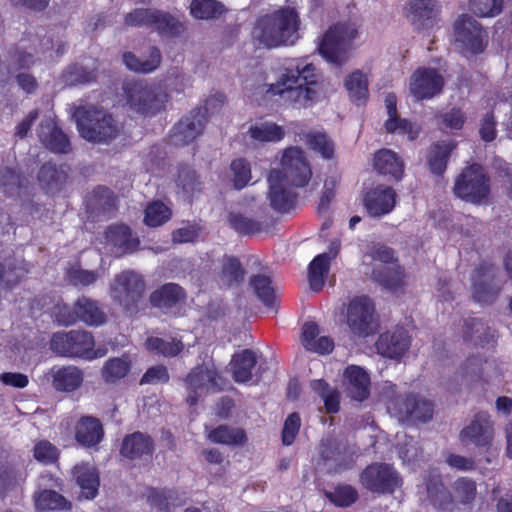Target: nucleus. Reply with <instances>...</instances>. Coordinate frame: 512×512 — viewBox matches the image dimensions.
<instances>
[{
	"label": "nucleus",
	"mask_w": 512,
	"mask_h": 512,
	"mask_svg": "<svg viewBox=\"0 0 512 512\" xmlns=\"http://www.w3.org/2000/svg\"><path fill=\"white\" fill-rule=\"evenodd\" d=\"M321 74L302 58L287 60L275 73V81L266 84V93L279 96L296 108H306L317 101Z\"/></svg>",
	"instance_id": "obj_1"
},
{
	"label": "nucleus",
	"mask_w": 512,
	"mask_h": 512,
	"mask_svg": "<svg viewBox=\"0 0 512 512\" xmlns=\"http://www.w3.org/2000/svg\"><path fill=\"white\" fill-rule=\"evenodd\" d=\"M300 17L291 7H282L261 16L254 28L255 40L266 48L292 46L300 38Z\"/></svg>",
	"instance_id": "obj_2"
},
{
	"label": "nucleus",
	"mask_w": 512,
	"mask_h": 512,
	"mask_svg": "<svg viewBox=\"0 0 512 512\" xmlns=\"http://www.w3.org/2000/svg\"><path fill=\"white\" fill-rule=\"evenodd\" d=\"M80 136L93 143L105 144L120 133V125L113 115L94 106L77 107L73 113Z\"/></svg>",
	"instance_id": "obj_3"
},
{
	"label": "nucleus",
	"mask_w": 512,
	"mask_h": 512,
	"mask_svg": "<svg viewBox=\"0 0 512 512\" xmlns=\"http://www.w3.org/2000/svg\"><path fill=\"white\" fill-rule=\"evenodd\" d=\"M126 103L138 114L151 116L166 108L169 95L165 89L144 82L126 81L123 84Z\"/></svg>",
	"instance_id": "obj_4"
},
{
	"label": "nucleus",
	"mask_w": 512,
	"mask_h": 512,
	"mask_svg": "<svg viewBox=\"0 0 512 512\" xmlns=\"http://www.w3.org/2000/svg\"><path fill=\"white\" fill-rule=\"evenodd\" d=\"M109 290L115 304L129 313H136L146 292V281L137 271L126 269L114 276Z\"/></svg>",
	"instance_id": "obj_5"
},
{
	"label": "nucleus",
	"mask_w": 512,
	"mask_h": 512,
	"mask_svg": "<svg viewBox=\"0 0 512 512\" xmlns=\"http://www.w3.org/2000/svg\"><path fill=\"white\" fill-rule=\"evenodd\" d=\"M94 347V337L86 330L57 332L50 340V349L54 353L69 358L93 360L104 355V353H98Z\"/></svg>",
	"instance_id": "obj_6"
},
{
	"label": "nucleus",
	"mask_w": 512,
	"mask_h": 512,
	"mask_svg": "<svg viewBox=\"0 0 512 512\" xmlns=\"http://www.w3.org/2000/svg\"><path fill=\"white\" fill-rule=\"evenodd\" d=\"M358 37L356 24L337 23L325 32L318 50L327 61L341 65L346 61L347 53Z\"/></svg>",
	"instance_id": "obj_7"
},
{
	"label": "nucleus",
	"mask_w": 512,
	"mask_h": 512,
	"mask_svg": "<svg viewBox=\"0 0 512 512\" xmlns=\"http://www.w3.org/2000/svg\"><path fill=\"white\" fill-rule=\"evenodd\" d=\"M454 194L469 203H484L490 193L489 179L481 166L474 164L465 168L456 178Z\"/></svg>",
	"instance_id": "obj_8"
},
{
	"label": "nucleus",
	"mask_w": 512,
	"mask_h": 512,
	"mask_svg": "<svg viewBox=\"0 0 512 512\" xmlns=\"http://www.w3.org/2000/svg\"><path fill=\"white\" fill-rule=\"evenodd\" d=\"M185 382L188 390L187 402L193 406L201 395L220 391L223 379L213 364H204L193 368Z\"/></svg>",
	"instance_id": "obj_9"
},
{
	"label": "nucleus",
	"mask_w": 512,
	"mask_h": 512,
	"mask_svg": "<svg viewBox=\"0 0 512 512\" xmlns=\"http://www.w3.org/2000/svg\"><path fill=\"white\" fill-rule=\"evenodd\" d=\"M279 172L294 187H304L312 177L311 166L304 151L296 146L283 150Z\"/></svg>",
	"instance_id": "obj_10"
},
{
	"label": "nucleus",
	"mask_w": 512,
	"mask_h": 512,
	"mask_svg": "<svg viewBox=\"0 0 512 512\" xmlns=\"http://www.w3.org/2000/svg\"><path fill=\"white\" fill-rule=\"evenodd\" d=\"M361 484L378 494L392 493L401 486V478L389 464L374 463L367 466L360 475Z\"/></svg>",
	"instance_id": "obj_11"
},
{
	"label": "nucleus",
	"mask_w": 512,
	"mask_h": 512,
	"mask_svg": "<svg viewBox=\"0 0 512 512\" xmlns=\"http://www.w3.org/2000/svg\"><path fill=\"white\" fill-rule=\"evenodd\" d=\"M494 436V421L487 412L480 411L460 431L459 439L464 445L472 444L478 448H489L493 443Z\"/></svg>",
	"instance_id": "obj_12"
},
{
	"label": "nucleus",
	"mask_w": 512,
	"mask_h": 512,
	"mask_svg": "<svg viewBox=\"0 0 512 512\" xmlns=\"http://www.w3.org/2000/svg\"><path fill=\"white\" fill-rule=\"evenodd\" d=\"M502 290V282L496 276V268L490 264L479 265L472 277V295L481 304L493 303Z\"/></svg>",
	"instance_id": "obj_13"
},
{
	"label": "nucleus",
	"mask_w": 512,
	"mask_h": 512,
	"mask_svg": "<svg viewBox=\"0 0 512 512\" xmlns=\"http://www.w3.org/2000/svg\"><path fill=\"white\" fill-rule=\"evenodd\" d=\"M375 307L366 296L353 298L347 309V324L350 331L357 336H367L375 329Z\"/></svg>",
	"instance_id": "obj_14"
},
{
	"label": "nucleus",
	"mask_w": 512,
	"mask_h": 512,
	"mask_svg": "<svg viewBox=\"0 0 512 512\" xmlns=\"http://www.w3.org/2000/svg\"><path fill=\"white\" fill-rule=\"evenodd\" d=\"M454 38L463 50L476 54L483 51L487 35L475 18L462 15L455 21Z\"/></svg>",
	"instance_id": "obj_15"
},
{
	"label": "nucleus",
	"mask_w": 512,
	"mask_h": 512,
	"mask_svg": "<svg viewBox=\"0 0 512 512\" xmlns=\"http://www.w3.org/2000/svg\"><path fill=\"white\" fill-rule=\"evenodd\" d=\"M443 76L434 68H419L410 78L409 88L417 100L431 99L443 88Z\"/></svg>",
	"instance_id": "obj_16"
},
{
	"label": "nucleus",
	"mask_w": 512,
	"mask_h": 512,
	"mask_svg": "<svg viewBox=\"0 0 512 512\" xmlns=\"http://www.w3.org/2000/svg\"><path fill=\"white\" fill-rule=\"evenodd\" d=\"M320 455L330 472H341L353 464V455L347 445L335 438H326L320 445Z\"/></svg>",
	"instance_id": "obj_17"
},
{
	"label": "nucleus",
	"mask_w": 512,
	"mask_h": 512,
	"mask_svg": "<svg viewBox=\"0 0 512 512\" xmlns=\"http://www.w3.org/2000/svg\"><path fill=\"white\" fill-rule=\"evenodd\" d=\"M364 268L365 275L390 292L396 293L406 284L404 270L398 264L381 268L372 263H364Z\"/></svg>",
	"instance_id": "obj_18"
},
{
	"label": "nucleus",
	"mask_w": 512,
	"mask_h": 512,
	"mask_svg": "<svg viewBox=\"0 0 512 512\" xmlns=\"http://www.w3.org/2000/svg\"><path fill=\"white\" fill-rule=\"evenodd\" d=\"M268 199L274 210L279 212L289 211L294 203L295 194L291 185L283 179L278 169H273L268 176Z\"/></svg>",
	"instance_id": "obj_19"
},
{
	"label": "nucleus",
	"mask_w": 512,
	"mask_h": 512,
	"mask_svg": "<svg viewBox=\"0 0 512 512\" xmlns=\"http://www.w3.org/2000/svg\"><path fill=\"white\" fill-rule=\"evenodd\" d=\"M439 11L437 0H409L404 8L405 17L417 29L432 27Z\"/></svg>",
	"instance_id": "obj_20"
},
{
	"label": "nucleus",
	"mask_w": 512,
	"mask_h": 512,
	"mask_svg": "<svg viewBox=\"0 0 512 512\" xmlns=\"http://www.w3.org/2000/svg\"><path fill=\"white\" fill-rule=\"evenodd\" d=\"M106 244L110 251L120 257L138 250L140 241L131 229L123 224L109 226L105 232Z\"/></svg>",
	"instance_id": "obj_21"
},
{
	"label": "nucleus",
	"mask_w": 512,
	"mask_h": 512,
	"mask_svg": "<svg viewBox=\"0 0 512 512\" xmlns=\"http://www.w3.org/2000/svg\"><path fill=\"white\" fill-rule=\"evenodd\" d=\"M153 452V439L148 434L139 431L126 435L120 446L121 456L130 461L147 460Z\"/></svg>",
	"instance_id": "obj_22"
},
{
	"label": "nucleus",
	"mask_w": 512,
	"mask_h": 512,
	"mask_svg": "<svg viewBox=\"0 0 512 512\" xmlns=\"http://www.w3.org/2000/svg\"><path fill=\"white\" fill-rule=\"evenodd\" d=\"M410 346V338L403 328L381 334L375 344L378 354L390 359L402 357Z\"/></svg>",
	"instance_id": "obj_23"
},
{
	"label": "nucleus",
	"mask_w": 512,
	"mask_h": 512,
	"mask_svg": "<svg viewBox=\"0 0 512 512\" xmlns=\"http://www.w3.org/2000/svg\"><path fill=\"white\" fill-rule=\"evenodd\" d=\"M36 132L40 142L51 151L67 153L70 150L67 136L57 127L51 115L41 120Z\"/></svg>",
	"instance_id": "obj_24"
},
{
	"label": "nucleus",
	"mask_w": 512,
	"mask_h": 512,
	"mask_svg": "<svg viewBox=\"0 0 512 512\" xmlns=\"http://www.w3.org/2000/svg\"><path fill=\"white\" fill-rule=\"evenodd\" d=\"M396 204V192L391 187L378 186L368 191L364 197V206L372 217L390 213Z\"/></svg>",
	"instance_id": "obj_25"
},
{
	"label": "nucleus",
	"mask_w": 512,
	"mask_h": 512,
	"mask_svg": "<svg viewBox=\"0 0 512 512\" xmlns=\"http://www.w3.org/2000/svg\"><path fill=\"white\" fill-rule=\"evenodd\" d=\"M343 384L348 395L362 402L370 395V377L360 366L350 365L343 373Z\"/></svg>",
	"instance_id": "obj_26"
},
{
	"label": "nucleus",
	"mask_w": 512,
	"mask_h": 512,
	"mask_svg": "<svg viewBox=\"0 0 512 512\" xmlns=\"http://www.w3.org/2000/svg\"><path fill=\"white\" fill-rule=\"evenodd\" d=\"M50 376L52 386L60 392H73L81 387L84 380L83 371L74 365L53 368Z\"/></svg>",
	"instance_id": "obj_27"
},
{
	"label": "nucleus",
	"mask_w": 512,
	"mask_h": 512,
	"mask_svg": "<svg viewBox=\"0 0 512 512\" xmlns=\"http://www.w3.org/2000/svg\"><path fill=\"white\" fill-rule=\"evenodd\" d=\"M203 127L202 117L199 114L184 117L174 126L171 142L175 146L187 145L201 134Z\"/></svg>",
	"instance_id": "obj_28"
},
{
	"label": "nucleus",
	"mask_w": 512,
	"mask_h": 512,
	"mask_svg": "<svg viewBox=\"0 0 512 512\" xmlns=\"http://www.w3.org/2000/svg\"><path fill=\"white\" fill-rule=\"evenodd\" d=\"M257 364V357L250 349L242 350L233 355L230 362L232 377L237 383H247L253 378V369Z\"/></svg>",
	"instance_id": "obj_29"
},
{
	"label": "nucleus",
	"mask_w": 512,
	"mask_h": 512,
	"mask_svg": "<svg viewBox=\"0 0 512 512\" xmlns=\"http://www.w3.org/2000/svg\"><path fill=\"white\" fill-rule=\"evenodd\" d=\"M374 169L384 176H390L399 181L403 176V162L399 156L390 149H381L375 153L373 159Z\"/></svg>",
	"instance_id": "obj_30"
},
{
	"label": "nucleus",
	"mask_w": 512,
	"mask_h": 512,
	"mask_svg": "<svg viewBox=\"0 0 512 512\" xmlns=\"http://www.w3.org/2000/svg\"><path fill=\"white\" fill-rule=\"evenodd\" d=\"M73 475L86 499H93L98 493L99 475L95 467L89 463H81L73 468Z\"/></svg>",
	"instance_id": "obj_31"
},
{
	"label": "nucleus",
	"mask_w": 512,
	"mask_h": 512,
	"mask_svg": "<svg viewBox=\"0 0 512 512\" xmlns=\"http://www.w3.org/2000/svg\"><path fill=\"white\" fill-rule=\"evenodd\" d=\"M104 431L100 421L94 417H83L75 429L77 442L85 447L97 445L103 438Z\"/></svg>",
	"instance_id": "obj_32"
},
{
	"label": "nucleus",
	"mask_w": 512,
	"mask_h": 512,
	"mask_svg": "<svg viewBox=\"0 0 512 512\" xmlns=\"http://www.w3.org/2000/svg\"><path fill=\"white\" fill-rule=\"evenodd\" d=\"M207 438L216 444L227 446H242L247 442V436L243 429L220 425L207 434Z\"/></svg>",
	"instance_id": "obj_33"
},
{
	"label": "nucleus",
	"mask_w": 512,
	"mask_h": 512,
	"mask_svg": "<svg viewBox=\"0 0 512 512\" xmlns=\"http://www.w3.org/2000/svg\"><path fill=\"white\" fill-rule=\"evenodd\" d=\"M75 305L78 321L89 326H99L105 322L106 315L94 300L83 296L76 301Z\"/></svg>",
	"instance_id": "obj_34"
},
{
	"label": "nucleus",
	"mask_w": 512,
	"mask_h": 512,
	"mask_svg": "<svg viewBox=\"0 0 512 512\" xmlns=\"http://www.w3.org/2000/svg\"><path fill=\"white\" fill-rule=\"evenodd\" d=\"M247 135L254 142H279L283 139L285 132L276 123L265 121L251 125L247 130Z\"/></svg>",
	"instance_id": "obj_35"
},
{
	"label": "nucleus",
	"mask_w": 512,
	"mask_h": 512,
	"mask_svg": "<svg viewBox=\"0 0 512 512\" xmlns=\"http://www.w3.org/2000/svg\"><path fill=\"white\" fill-rule=\"evenodd\" d=\"M183 289L175 283H167L151 293L150 303L158 308H171L183 299Z\"/></svg>",
	"instance_id": "obj_36"
},
{
	"label": "nucleus",
	"mask_w": 512,
	"mask_h": 512,
	"mask_svg": "<svg viewBox=\"0 0 512 512\" xmlns=\"http://www.w3.org/2000/svg\"><path fill=\"white\" fill-rule=\"evenodd\" d=\"M131 369V360L127 355L108 359L102 369L101 375L105 382L116 383L126 377Z\"/></svg>",
	"instance_id": "obj_37"
},
{
	"label": "nucleus",
	"mask_w": 512,
	"mask_h": 512,
	"mask_svg": "<svg viewBox=\"0 0 512 512\" xmlns=\"http://www.w3.org/2000/svg\"><path fill=\"white\" fill-rule=\"evenodd\" d=\"M345 87L350 99L357 105L364 103L368 98V78L360 70H355L345 79Z\"/></svg>",
	"instance_id": "obj_38"
},
{
	"label": "nucleus",
	"mask_w": 512,
	"mask_h": 512,
	"mask_svg": "<svg viewBox=\"0 0 512 512\" xmlns=\"http://www.w3.org/2000/svg\"><path fill=\"white\" fill-rule=\"evenodd\" d=\"M36 507L40 512H70L71 504L59 493L44 490L36 498Z\"/></svg>",
	"instance_id": "obj_39"
},
{
	"label": "nucleus",
	"mask_w": 512,
	"mask_h": 512,
	"mask_svg": "<svg viewBox=\"0 0 512 512\" xmlns=\"http://www.w3.org/2000/svg\"><path fill=\"white\" fill-rule=\"evenodd\" d=\"M150 26L165 36H177L183 32L182 23L168 13L153 10Z\"/></svg>",
	"instance_id": "obj_40"
},
{
	"label": "nucleus",
	"mask_w": 512,
	"mask_h": 512,
	"mask_svg": "<svg viewBox=\"0 0 512 512\" xmlns=\"http://www.w3.org/2000/svg\"><path fill=\"white\" fill-rule=\"evenodd\" d=\"M364 263H372L373 265L383 268L385 266L396 265L397 257L392 248L384 244L376 243L367 249L363 257V264Z\"/></svg>",
	"instance_id": "obj_41"
},
{
	"label": "nucleus",
	"mask_w": 512,
	"mask_h": 512,
	"mask_svg": "<svg viewBox=\"0 0 512 512\" xmlns=\"http://www.w3.org/2000/svg\"><path fill=\"white\" fill-rule=\"evenodd\" d=\"M331 257L328 254H319L308 267L309 286L314 291H319L324 285V279L328 273Z\"/></svg>",
	"instance_id": "obj_42"
},
{
	"label": "nucleus",
	"mask_w": 512,
	"mask_h": 512,
	"mask_svg": "<svg viewBox=\"0 0 512 512\" xmlns=\"http://www.w3.org/2000/svg\"><path fill=\"white\" fill-rule=\"evenodd\" d=\"M454 142H438L434 144L429 152V167L434 174H442L446 170V165L450 153L455 148Z\"/></svg>",
	"instance_id": "obj_43"
},
{
	"label": "nucleus",
	"mask_w": 512,
	"mask_h": 512,
	"mask_svg": "<svg viewBox=\"0 0 512 512\" xmlns=\"http://www.w3.org/2000/svg\"><path fill=\"white\" fill-rule=\"evenodd\" d=\"M146 348L150 352L158 355L175 357L183 351L184 344L180 339L176 338L165 340L158 337H151L146 340Z\"/></svg>",
	"instance_id": "obj_44"
},
{
	"label": "nucleus",
	"mask_w": 512,
	"mask_h": 512,
	"mask_svg": "<svg viewBox=\"0 0 512 512\" xmlns=\"http://www.w3.org/2000/svg\"><path fill=\"white\" fill-rule=\"evenodd\" d=\"M190 12L196 19L210 20L222 15L224 6L216 0H193L190 4Z\"/></svg>",
	"instance_id": "obj_45"
},
{
	"label": "nucleus",
	"mask_w": 512,
	"mask_h": 512,
	"mask_svg": "<svg viewBox=\"0 0 512 512\" xmlns=\"http://www.w3.org/2000/svg\"><path fill=\"white\" fill-rule=\"evenodd\" d=\"M38 180L42 187L48 191L57 190L66 180V173L50 163L41 167Z\"/></svg>",
	"instance_id": "obj_46"
},
{
	"label": "nucleus",
	"mask_w": 512,
	"mask_h": 512,
	"mask_svg": "<svg viewBox=\"0 0 512 512\" xmlns=\"http://www.w3.org/2000/svg\"><path fill=\"white\" fill-rule=\"evenodd\" d=\"M230 226L238 233L244 235H251L263 230L266 222L258 219H253L241 213H232L229 216Z\"/></svg>",
	"instance_id": "obj_47"
},
{
	"label": "nucleus",
	"mask_w": 512,
	"mask_h": 512,
	"mask_svg": "<svg viewBox=\"0 0 512 512\" xmlns=\"http://www.w3.org/2000/svg\"><path fill=\"white\" fill-rule=\"evenodd\" d=\"M426 489L433 505L446 509L451 504V497L443 487L438 475L430 477Z\"/></svg>",
	"instance_id": "obj_48"
},
{
	"label": "nucleus",
	"mask_w": 512,
	"mask_h": 512,
	"mask_svg": "<svg viewBox=\"0 0 512 512\" xmlns=\"http://www.w3.org/2000/svg\"><path fill=\"white\" fill-rule=\"evenodd\" d=\"M306 141L309 147L318 152L323 158H333L335 151L334 143L326 134L321 132L308 133Z\"/></svg>",
	"instance_id": "obj_49"
},
{
	"label": "nucleus",
	"mask_w": 512,
	"mask_h": 512,
	"mask_svg": "<svg viewBox=\"0 0 512 512\" xmlns=\"http://www.w3.org/2000/svg\"><path fill=\"white\" fill-rule=\"evenodd\" d=\"M414 395L405 394L391 400L387 409L399 421H408L411 418Z\"/></svg>",
	"instance_id": "obj_50"
},
{
	"label": "nucleus",
	"mask_w": 512,
	"mask_h": 512,
	"mask_svg": "<svg viewBox=\"0 0 512 512\" xmlns=\"http://www.w3.org/2000/svg\"><path fill=\"white\" fill-rule=\"evenodd\" d=\"M170 217L171 210L164 203L155 201L147 206L144 221L150 227H158L167 222Z\"/></svg>",
	"instance_id": "obj_51"
},
{
	"label": "nucleus",
	"mask_w": 512,
	"mask_h": 512,
	"mask_svg": "<svg viewBox=\"0 0 512 512\" xmlns=\"http://www.w3.org/2000/svg\"><path fill=\"white\" fill-rule=\"evenodd\" d=\"M470 10L479 17L493 18L502 13L504 0H470Z\"/></svg>",
	"instance_id": "obj_52"
},
{
	"label": "nucleus",
	"mask_w": 512,
	"mask_h": 512,
	"mask_svg": "<svg viewBox=\"0 0 512 512\" xmlns=\"http://www.w3.org/2000/svg\"><path fill=\"white\" fill-rule=\"evenodd\" d=\"M100 277L101 273L99 271L85 270L78 265H73L66 271L68 282L74 286L92 285Z\"/></svg>",
	"instance_id": "obj_53"
},
{
	"label": "nucleus",
	"mask_w": 512,
	"mask_h": 512,
	"mask_svg": "<svg viewBox=\"0 0 512 512\" xmlns=\"http://www.w3.org/2000/svg\"><path fill=\"white\" fill-rule=\"evenodd\" d=\"M327 498L338 507H348L358 499L357 490L350 485H339L326 493Z\"/></svg>",
	"instance_id": "obj_54"
},
{
	"label": "nucleus",
	"mask_w": 512,
	"mask_h": 512,
	"mask_svg": "<svg viewBox=\"0 0 512 512\" xmlns=\"http://www.w3.org/2000/svg\"><path fill=\"white\" fill-rule=\"evenodd\" d=\"M176 182L177 186L187 195H193L201 189V182L196 172L188 166L179 169Z\"/></svg>",
	"instance_id": "obj_55"
},
{
	"label": "nucleus",
	"mask_w": 512,
	"mask_h": 512,
	"mask_svg": "<svg viewBox=\"0 0 512 512\" xmlns=\"http://www.w3.org/2000/svg\"><path fill=\"white\" fill-rule=\"evenodd\" d=\"M385 129L388 133L407 134L410 140H414L419 135V128L407 120L399 118L397 113L388 117Z\"/></svg>",
	"instance_id": "obj_56"
},
{
	"label": "nucleus",
	"mask_w": 512,
	"mask_h": 512,
	"mask_svg": "<svg viewBox=\"0 0 512 512\" xmlns=\"http://www.w3.org/2000/svg\"><path fill=\"white\" fill-rule=\"evenodd\" d=\"M233 185L236 189H243L251 180V168L249 163L242 158L235 159L230 165Z\"/></svg>",
	"instance_id": "obj_57"
},
{
	"label": "nucleus",
	"mask_w": 512,
	"mask_h": 512,
	"mask_svg": "<svg viewBox=\"0 0 512 512\" xmlns=\"http://www.w3.org/2000/svg\"><path fill=\"white\" fill-rule=\"evenodd\" d=\"M257 297L266 305L272 306L274 300V290L271 286V280L265 275H257L250 281Z\"/></svg>",
	"instance_id": "obj_58"
},
{
	"label": "nucleus",
	"mask_w": 512,
	"mask_h": 512,
	"mask_svg": "<svg viewBox=\"0 0 512 512\" xmlns=\"http://www.w3.org/2000/svg\"><path fill=\"white\" fill-rule=\"evenodd\" d=\"M33 455L38 462L48 465L58 460L59 450L49 441L41 440L35 444Z\"/></svg>",
	"instance_id": "obj_59"
},
{
	"label": "nucleus",
	"mask_w": 512,
	"mask_h": 512,
	"mask_svg": "<svg viewBox=\"0 0 512 512\" xmlns=\"http://www.w3.org/2000/svg\"><path fill=\"white\" fill-rule=\"evenodd\" d=\"M64 81L68 85L85 84L94 80L93 72L87 71L80 65L69 67L63 75Z\"/></svg>",
	"instance_id": "obj_60"
},
{
	"label": "nucleus",
	"mask_w": 512,
	"mask_h": 512,
	"mask_svg": "<svg viewBox=\"0 0 512 512\" xmlns=\"http://www.w3.org/2000/svg\"><path fill=\"white\" fill-rule=\"evenodd\" d=\"M22 186L19 175L12 169L6 167L1 170L0 187L4 193L14 195Z\"/></svg>",
	"instance_id": "obj_61"
},
{
	"label": "nucleus",
	"mask_w": 512,
	"mask_h": 512,
	"mask_svg": "<svg viewBox=\"0 0 512 512\" xmlns=\"http://www.w3.org/2000/svg\"><path fill=\"white\" fill-rule=\"evenodd\" d=\"M222 275L229 283L243 280L244 270L239 260L234 257L226 258L223 263Z\"/></svg>",
	"instance_id": "obj_62"
},
{
	"label": "nucleus",
	"mask_w": 512,
	"mask_h": 512,
	"mask_svg": "<svg viewBox=\"0 0 512 512\" xmlns=\"http://www.w3.org/2000/svg\"><path fill=\"white\" fill-rule=\"evenodd\" d=\"M455 498L461 503H468L475 498L476 485L473 481L461 478L455 482Z\"/></svg>",
	"instance_id": "obj_63"
},
{
	"label": "nucleus",
	"mask_w": 512,
	"mask_h": 512,
	"mask_svg": "<svg viewBox=\"0 0 512 512\" xmlns=\"http://www.w3.org/2000/svg\"><path fill=\"white\" fill-rule=\"evenodd\" d=\"M301 425L300 417L297 413L290 414L285 420L282 430V442L284 445H291L299 432Z\"/></svg>",
	"instance_id": "obj_64"
}]
</instances>
